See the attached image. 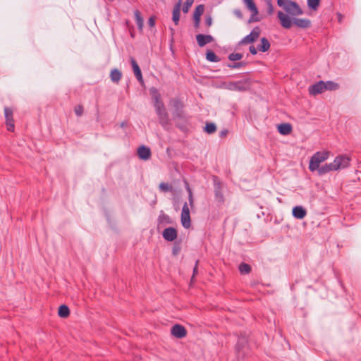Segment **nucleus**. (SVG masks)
I'll return each mask as SVG.
<instances>
[{
	"mask_svg": "<svg viewBox=\"0 0 361 361\" xmlns=\"http://www.w3.org/2000/svg\"><path fill=\"white\" fill-rule=\"evenodd\" d=\"M109 1H113L114 0H109Z\"/></svg>",
	"mask_w": 361,
	"mask_h": 361,
	"instance_id": "nucleus-59",
	"label": "nucleus"
},
{
	"mask_svg": "<svg viewBox=\"0 0 361 361\" xmlns=\"http://www.w3.org/2000/svg\"><path fill=\"white\" fill-rule=\"evenodd\" d=\"M293 24L300 28H307L311 26V22L308 19L305 18H293Z\"/></svg>",
	"mask_w": 361,
	"mask_h": 361,
	"instance_id": "nucleus-22",
	"label": "nucleus"
},
{
	"mask_svg": "<svg viewBox=\"0 0 361 361\" xmlns=\"http://www.w3.org/2000/svg\"><path fill=\"white\" fill-rule=\"evenodd\" d=\"M243 2L251 12H254V14H258L257 7L253 0H243Z\"/></svg>",
	"mask_w": 361,
	"mask_h": 361,
	"instance_id": "nucleus-28",
	"label": "nucleus"
},
{
	"mask_svg": "<svg viewBox=\"0 0 361 361\" xmlns=\"http://www.w3.org/2000/svg\"><path fill=\"white\" fill-rule=\"evenodd\" d=\"M267 5H268V13L269 15L272 14L273 11H274V8H273V5L271 4V0H268L267 1Z\"/></svg>",
	"mask_w": 361,
	"mask_h": 361,
	"instance_id": "nucleus-48",
	"label": "nucleus"
},
{
	"mask_svg": "<svg viewBox=\"0 0 361 361\" xmlns=\"http://www.w3.org/2000/svg\"><path fill=\"white\" fill-rule=\"evenodd\" d=\"M243 55L241 53H231L228 56V60L231 61H240L243 58Z\"/></svg>",
	"mask_w": 361,
	"mask_h": 361,
	"instance_id": "nucleus-42",
	"label": "nucleus"
},
{
	"mask_svg": "<svg viewBox=\"0 0 361 361\" xmlns=\"http://www.w3.org/2000/svg\"><path fill=\"white\" fill-rule=\"evenodd\" d=\"M292 214L297 219H302L307 215V210L302 206H295L292 209Z\"/></svg>",
	"mask_w": 361,
	"mask_h": 361,
	"instance_id": "nucleus-18",
	"label": "nucleus"
},
{
	"mask_svg": "<svg viewBox=\"0 0 361 361\" xmlns=\"http://www.w3.org/2000/svg\"><path fill=\"white\" fill-rule=\"evenodd\" d=\"M286 1L287 0H277V4L279 7H282L285 10V7L286 6Z\"/></svg>",
	"mask_w": 361,
	"mask_h": 361,
	"instance_id": "nucleus-51",
	"label": "nucleus"
},
{
	"mask_svg": "<svg viewBox=\"0 0 361 361\" xmlns=\"http://www.w3.org/2000/svg\"><path fill=\"white\" fill-rule=\"evenodd\" d=\"M277 17L283 27L286 29H290L291 27L292 24L293 23V20H292L290 16L279 11L277 13Z\"/></svg>",
	"mask_w": 361,
	"mask_h": 361,
	"instance_id": "nucleus-15",
	"label": "nucleus"
},
{
	"mask_svg": "<svg viewBox=\"0 0 361 361\" xmlns=\"http://www.w3.org/2000/svg\"><path fill=\"white\" fill-rule=\"evenodd\" d=\"M4 116L6 119V124L7 126V130L10 132L14 130V120H13V111L10 107H4Z\"/></svg>",
	"mask_w": 361,
	"mask_h": 361,
	"instance_id": "nucleus-11",
	"label": "nucleus"
},
{
	"mask_svg": "<svg viewBox=\"0 0 361 361\" xmlns=\"http://www.w3.org/2000/svg\"><path fill=\"white\" fill-rule=\"evenodd\" d=\"M270 42L266 37L260 39V44L257 46L258 51L261 52H267L270 49Z\"/></svg>",
	"mask_w": 361,
	"mask_h": 361,
	"instance_id": "nucleus-23",
	"label": "nucleus"
},
{
	"mask_svg": "<svg viewBox=\"0 0 361 361\" xmlns=\"http://www.w3.org/2000/svg\"><path fill=\"white\" fill-rule=\"evenodd\" d=\"M206 59L210 62H219L221 59L211 49H207L205 54Z\"/></svg>",
	"mask_w": 361,
	"mask_h": 361,
	"instance_id": "nucleus-24",
	"label": "nucleus"
},
{
	"mask_svg": "<svg viewBox=\"0 0 361 361\" xmlns=\"http://www.w3.org/2000/svg\"><path fill=\"white\" fill-rule=\"evenodd\" d=\"M205 24L208 26V27H210L212 24V18L211 17V16H207L205 17Z\"/></svg>",
	"mask_w": 361,
	"mask_h": 361,
	"instance_id": "nucleus-50",
	"label": "nucleus"
},
{
	"mask_svg": "<svg viewBox=\"0 0 361 361\" xmlns=\"http://www.w3.org/2000/svg\"><path fill=\"white\" fill-rule=\"evenodd\" d=\"M249 51L251 54L256 55L257 54L258 49H257V47L255 48L253 45H252L249 47Z\"/></svg>",
	"mask_w": 361,
	"mask_h": 361,
	"instance_id": "nucleus-53",
	"label": "nucleus"
},
{
	"mask_svg": "<svg viewBox=\"0 0 361 361\" xmlns=\"http://www.w3.org/2000/svg\"><path fill=\"white\" fill-rule=\"evenodd\" d=\"M329 156V152H317L310 158L309 170L312 172L316 171L319 168L320 164L325 161Z\"/></svg>",
	"mask_w": 361,
	"mask_h": 361,
	"instance_id": "nucleus-4",
	"label": "nucleus"
},
{
	"mask_svg": "<svg viewBox=\"0 0 361 361\" xmlns=\"http://www.w3.org/2000/svg\"><path fill=\"white\" fill-rule=\"evenodd\" d=\"M135 77H136L137 80H138V82H140V85L144 86L145 82H144V80L142 78V74L141 73L140 75H137Z\"/></svg>",
	"mask_w": 361,
	"mask_h": 361,
	"instance_id": "nucleus-54",
	"label": "nucleus"
},
{
	"mask_svg": "<svg viewBox=\"0 0 361 361\" xmlns=\"http://www.w3.org/2000/svg\"><path fill=\"white\" fill-rule=\"evenodd\" d=\"M182 0H179L173 7L172 12V20L176 25H178L180 20V6Z\"/></svg>",
	"mask_w": 361,
	"mask_h": 361,
	"instance_id": "nucleus-19",
	"label": "nucleus"
},
{
	"mask_svg": "<svg viewBox=\"0 0 361 361\" xmlns=\"http://www.w3.org/2000/svg\"><path fill=\"white\" fill-rule=\"evenodd\" d=\"M321 0H307V4L309 8V9L312 11H317L319 5H320Z\"/></svg>",
	"mask_w": 361,
	"mask_h": 361,
	"instance_id": "nucleus-32",
	"label": "nucleus"
},
{
	"mask_svg": "<svg viewBox=\"0 0 361 361\" xmlns=\"http://www.w3.org/2000/svg\"><path fill=\"white\" fill-rule=\"evenodd\" d=\"M173 119L176 121H188L189 116L184 112L180 114L173 116Z\"/></svg>",
	"mask_w": 361,
	"mask_h": 361,
	"instance_id": "nucleus-41",
	"label": "nucleus"
},
{
	"mask_svg": "<svg viewBox=\"0 0 361 361\" xmlns=\"http://www.w3.org/2000/svg\"><path fill=\"white\" fill-rule=\"evenodd\" d=\"M188 125H189V121H176V126L182 132H186L188 130Z\"/></svg>",
	"mask_w": 361,
	"mask_h": 361,
	"instance_id": "nucleus-35",
	"label": "nucleus"
},
{
	"mask_svg": "<svg viewBox=\"0 0 361 361\" xmlns=\"http://www.w3.org/2000/svg\"><path fill=\"white\" fill-rule=\"evenodd\" d=\"M204 132H206L207 134H212L216 132V126L213 122H207L206 123V125L204 128Z\"/></svg>",
	"mask_w": 361,
	"mask_h": 361,
	"instance_id": "nucleus-31",
	"label": "nucleus"
},
{
	"mask_svg": "<svg viewBox=\"0 0 361 361\" xmlns=\"http://www.w3.org/2000/svg\"><path fill=\"white\" fill-rule=\"evenodd\" d=\"M257 16V14H254V12H252V15L250 17L247 23H251L253 22H259L260 20V19Z\"/></svg>",
	"mask_w": 361,
	"mask_h": 361,
	"instance_id": "nucleus-45",
	"label": "nucleus"
},
{
	"mask_svg": "<svg viewBox=\"0 0 361 361\" xmlns=\"http://www.w3.org/2000/svg\"><path fill=\"white\" fill-rule=\"evenodd\" d=\"M326 90L324 81L319 80L309 87V93L312 95H317Z\"/></svg>",
	"mask_w": 361,
	"mask_h": 361,
	"instance_id": "nucleus-13",
	"label": "nucleus"
},
{
	"mask_svg": "<svg viewBox=\"0 0 361 361\" xmlns=\"http://www.w3.org/2000/svg\"><path fill=\"white\" fill-rule=\"evenodd\" d=\"M285 11L288 14L293 16L302 15L303 13V11L299 4L297 2L291 0L286 1V6L285 7Z\"/></svg>",
	"mask_w": 361,
	"mask_h": 361,
	"instance_id": "nucleus-8",
	"label": "nucleus"
},
{
	"mask_svg": "<svg viewBox=\"0 0 361 361\" xmlns=\"http://www.w3.org/2000/svg\"><path fill=\"white\" fill-rule=\"evenodd\" d=\"M171 30L172 32H173V28H171Z\"/></svg>",
	"mask_w": 361,
	"mask_h": 361,
	"instance_id": "nucleus-58",
	"label": "nucleus"
},
{
	"mask_svg": "<svg viewBox=\"0 0 361 361\" xmlns=\"http://www.w3.org/2000/svg\"><path fill=\"white\" fill-rule=\"evenodd\" d=\"M198 263H199V260L197 259L196 262H195V267H194L193 270H192V278H191V281H193V279L195 278V276L198 273Z\"/></svg>",
	"mask_w": 361,
	"mask_h": 361,
	"instance_id": "nucleus-46",
	"label": "nucleus"
},
{
	"mask_svg": "<svg viewBox=\"0 0 361 361\" xmlns=\"http://www.w3.org/2000/svg\"><path fill=\"white\" fill-rule=\"evenodd\" d=\"M169 104L173 108L172 116L185 112V104L180 98L176 97L171 99Z\"/></svg>",
	"mask_w": 361,
	"mask_h": 361,
	"instance_id": "nucleus-9",
	"label": "nucleus"
},
{
	"mask_svg": "<svg viewBox=\"0 0 361 361\" xmlns=\"http://www.w3.org/2000/svg\"><path fill=\"white\" fill-rule=\"evenodd\" d=\"M149 93L153 100V106L158 116L159 124L166 129L170 124V119L161 94L159 90L154 87L149 89Z\"/></svg>",
	"mask_w": 361,
	"mask_h": 361,
	"instance_id": "nucleus-2",
	"label": "nucleus"
},
{
	"mask_svg": "<svg viewBox=\"0 0 361 361\" xmlns=\"http://www.w3.org/2000/svg\"><path fill=\"white\" fill-rule=\"evenodd\" d=\"M134 16H135V21H136V23L137 25V28L140 30H142L143 26H144V20L141 15V13L140 12L139 10L136 9L134 11Z\"/></svg>",
	"mask_w": 361,
	"mask_h": 361,
	"instance_id": "nucleus-26",
	"label": "nucleus"
},
{
	"mask_svg": "<svg viewBox=\"0 0 361 361\" xmlns=\"http://www.w3.org/2000/svg\"><path fill=\"white\" fill-rule=\"evenodd\" d=\"M181 250V245L180 241H175L172 247V255L177 256Z\"/></svg>",
	"mask_w": 361,
	"mask_h": 361,
	"instance_id": "nucleus-38",
	"label": "nucleus"
},
{
	"mask_svg": "<svg viewBox=\"0 0 361 361\" xmlns=\"http://www.w3.org/2000/svg\"><path fill=\"white\" fill-rule=\"evenodd\" d=\"M337 17H338V22H339V23H341V21H342V20H343V16L341 13H337Z\"/></svg>",
	"mask_w": 361,
	"mask_h": 361,
	"instance_id": "nucleus-56",
	"label": "nucleus"
},
{
	"mask_svg": "<svg viewBox=\"0 0 361 361\" xmlns=\"http://www.w3.org/2000/svg\"><path fill=\"white\" fill-rule=\"evenodd\" d=\"M148 25L150 27H153L155 25V18L154 16H151L148 19Z\"/></svg>",
	"mask_w": 361,
	"mask_h": 361,
	"instance_id": "nucleus-49",
	"label": "nucleus"
},
{
	"mask_svg": "<svg viewBox=\"0 0 361 361\" xmlns=\"http://www.w3.org/2000/svg\"><path fill=\"white\" fill-rule=\"evenodd\" d=\"M173 119L176 121H188L189 116L184 112L180 114L173 116Z\"/></svg>",
	"mask_w": 361,
	"mask_h": 361,
	"instance_id": "nucleus-40",
	"label": "nucleus"
},
{
	"mask_svg": "<svg viewBox=\"0 0 361 361\" xmlns=\"http://www.w3.org/2000/svg\"><path fill=\"white\" fill-rule=\"evenodd\" d=\"M194 2V0H186L183 8L182 11L184 13H186L188 12L189 8L191 7Z\"/></svg>",
	"mask_w": 361,
	"mask_h": 361,
	"instance_id": "nucleus-43",
	"label": "nucleus"
},
{
	"mask_svg": "<svg viewBox=\"0 0 361 361\" xmlns=\"http://www.w3.org/2000/svg\"><path fill=\"white\" fill-rule=\"evenodd\" d=\"M58 315L61 318H66L70 315V309L66 305H61L58 309Z\"/></svg>",
	"mask_w": 361,
	"mask_h": 361,
	"instance_id": "nucleus-25",
	"label": "nucleus"
},
{
	"mask_svg": "<svg viewBox=\"0 0 361 361\" xmlns=\"http://www.w3.org/2000/svg\"><path fill=\"white\" fill-rule=\"evenodd\" d=\"M214 183V192L215 200L220 204H223L225 202L224 195L222 191L221 183L219 181L217 176H214L212 178Z\"/></svg>",
	"mask_w": 361,
	"mask_h": 361,
	"instance_id": "nucleus-6",
	"label": "nucleus"
},
{
	"mask_svg": "<svg viewBox=\"0 0 361 361\" xmlns=\"http://www.w3.org/2000/svg\"><path fill=\"white\" fill-rule=\"evenodd\" d=\"M196 40L198 46L203 47L206 44L212 42L214 38L210 35L197 34L196 35Z\"/></svg>",
	"mask_w": 361,
	"mask_h": 361,
	"instance_id": "nucleus-17",
	"label": "nucleus"
},
{
	"mask_svg": "<svg viewBox=\"0 0 361 361\" xmlns=\"http://www.w3.org/2000/svg\"><path fill=\"white\" fill-rule=\"evenodd\" d=\"M171 334L175 338L180 339L186 336L187 330L183 325L176 324L171 327Z\"/></svg>",
	"mask_w": 361,
	"mask_h": 361,
	"instance_id": "nucleus-12",
	"label": "nucleus"
},
{
	"mask_svg": "<svg viewBox=\"0 0 361 361\" xmlns=\"http://www.w3.org/2000/svg\"><path fill=\"white\" fill-rule=\"evenodd\" d=\"M127 126H128V122L126 121H123L120 125L121 128H126Z\"/></svg>",
	"mask_w": 361,
	"mask_h": 361,
	"instance_id": "nucleus-57",
	"label": "nucleus"
},
{
	"mask_svg": "<svg viewBox=\"0 0 361 361\" xmlns=\"http://www.w3.org/2000/svg\"><path fill=\"white\" fill-rule=\"evenodd\" d=\"M233 13L235 15L236 17H238L240 19H242L243 17V13L240 9L234 10Z\"/></svg>",
	"mask_w": 361,
	"mask_h": 361,
	"instance_id": "nucleus-52",
	"label": "nucleus"
},
{
	"mask_svg": "<svg viewBox=\"0 0 361 361\" xmlns=\"http://www.w3.org/2000/svg\"><path fill=\"white\" fill-rule=\"evenodd\" d=\"M137 153L139 159L144 161L149 159L152 156L150 148L145 145L140 146L137 149Z\"/></svg>",
	"mask_w": 361,
	"mask_h": 361,
	"instance_id": "nucleus-16",
	"label": "nucleus"
},
{
	"mask_svg": "<svg viewBox=\"0 0 361 361\" xmlns=\"http://www.w3.org/2000/svg\"><path fill=\"white\" fill-rule=\"evenodd\" d=\"M247 65V62L246 61H239V62H233L227 63L226 66L231 69H237L243 67H245Z\"/></svg>",
	"mask_w": 361,
	"mask_h": 361,
	"instance_id": "nucleus-34",
	"label": "nucleus"
},
{
	"mask_svg": "<svg viewBox=\"0 0 361 361\" xmlns=\"http://www.w3.org/2000/svg\"><path fill=\"white\" fill-rule=\"evenodd\" d=\"M162 236L165 240L168 242H173L178 237V231L174 227H168L163 231Z\"/></svg>",
	"mask_w": 361,
	"mask_h": 361,
	"instance_id": "nucleus-14",
	"label": "nucleus"
},
{
	"mask_svg": "<svg viewBox=\"0 0 361 361\" xmlns=\"http://www.w3.org/2000/svg\"><path fill=\"white\" fill-rule=\"evenodd\" d=\"M204 11V6L203 4H200L196 6L195 11L193 12V16L195 18H201V16L203 14Z\"/></svg>",
	"mask_w": 361,
	"mask_h": 361,
	"instance_id": "nucleus-36",
	"label": "nucleus"
},
{
	"mask_svg": "<svg viewBox=\"0 0 361 361\" xmlns=\"http://www.w3.org/2000/svg\"><path fill=\"white\" fill-rule=\"evenodd\" d=\"M278 132L282 135H288L291 133L293 126L289 123H282L277 126Z\"/></svg>",
	"mask_w": 361,
	"mask_h": 361,
	"instance_id": "nucleus-20",
	"label": "nucleus"
},
{
	"mask_svg": "<svg viewBox=\"0 0 361 361\" xmlns=\"http://www.w3.org/2000/svg\"><path fill=\"white\" fill-rule=\"evenodd\" d=\"M350 159L346 155L337 156L332 163L320 166L316 171L319 176H324L330 171L345 169L350 166Z\"/></svg>",
	"mask_w": 361,
	"mask_h": 361,
	"instance_id": "nucleus-3",
	"label": "nucleus"
},
{
	"mask_svg": "<svg viewBox=\"0 0 361 361\" xmlns=\"http://www.w3.org/2000/svg\"><path fill=\"white\" fill-rule=\"evenodd\" d=\"M228 133V130L227 129H224L219 132V137L223 138L225 137Z\"/></svg>",
	"mask_w": 361,
	"mask_h": 361,
	"instance_id": "nucleus-55",
	"label": "nucleus"
},
{
	"mask_svg": "<svg viewBox=\"0 0 361 361\" xmlns=\"http://www.w3.org/2000/svg\"><path fill=\"white\" fill-rule=\"evenodd\" d=\"M185 188L186 190L188 192V202H189V204L190 205V207H192L193 206V202H194L192 192V190H191V188H190V187L189 185V183L187 181H185Z\"/></svg>",
	"mask_w": 361,
	"mask_h": 361,
	"instance_id": "nucleus-37",
	"label": "nucleus"
},
{
	"mask_svg": "<svg viewBox=\"0 0 361 361\" xmlns=\"http://www.w3.org/2000/svg\"><path fill=\"white\" fill-rule=\"evenodd\" d=\"M237 337L235 345V355L236 361H245L251 355V348L249 343L250 332L247 331H239L234 334Z\"/></svg>",
	"mask_w": 361,
	"mask_h": 361,
	"instance_id": "nucleus-1",
	"label": "nucleus"
},
{
	"mask_svg": "<svg viewBox=\"0 0 361 361\" xmlns=\"http://www.w3.org/2000/svg\"><path fill=\"white\" fill-rule=\"evenodd\" d=\"M130 63L134 73L135 76L139 75L142 73L141 69L137 64V61L133 57H130Z\"/></svg>",
	"mask_w": 361,
	"mask_h": 361,
	"instance_id": "nucleus-30",
	"label": "nucleus"
},
{
	"mask_svg": "<svg viewBox=\"0 0 361 361\" xmlns=\"http://www.w3.org/2000/svg\"><path fill=\"white\" fill-rule=\"evenodd\" d=\"M121 77L122 73L119 70L116 68L111 70L110 73V78L113 82L118 83L121 80Z\"/></svg>",
	"mask_w": 361,
	"mask_h": 361,
	"instance_id": "nucleus-27",
	"label": "nucleus"
},
{
	"mask_svg": "<svg viewBox=\"0 0 361 361\" xmlns=\"http://www.w3.org/2000/svg\"><path fill=\"white\" fill-rule=\"evenodd\" d=\"M238 269L241 274H248L251 272L252 267L250 264L245 262H242L241 264H240Z\"/></svg>",
	"mask_w": 361,
	"mask_h": 361,
	"instance_id": "nucleus-29",
	"label": "nucleus"
},
{
	"mask_svg": "<svg viewBox=\"0 0 361 361\" xmlns=\"http://www.w3.org/2000/svg\"><path fill=\"white\" fill-rule=\"evenodd\" d=\"M261 33V29L259 26L255 27L249 35L244 37L239 42L238 45L254 43L259 38Z\"/></svg>",
	"mask_w": 361,
	"mask_h": 361,
	"instance_id": "nucleus-7",
	"label": "nucleus"
},
{
	"mask_svg": "<svg viewBox=\"0 0 361 361\" xmlns=\"http://www.w3.org/2000/svg\"><path fill=\"white\" fill-rule=\"evenodd\" d=\"M326 90L335 91L339 89V85L331 80L324 82Z\"/></svg>",
	"mask_w": 361,
	"mask_h": 361,
	"instance_id": "nucleus-33",
	"label": "nucleus"
},
{
	"mask_svg": "<svg viewBox=\"0 0 361 361\" xmlns=\"http://www.w3.org/2000/svg\"><path fill=\"white\" fill-rule=\"evenodd\" d=\"M159 188L161 192H166L173 190L172 185H169L168 183L162 182L159 184Z\"/></svg>",
	"mask_w": 361,
	"mask_h": 361,
	"instance_id": "nucleus-39",
	"label": "nucleus"
},
{
	"mask_svg": "<svg viewBox=\"0 0 361 361\" xmlns=\"http://www.w3.org/2000/svg\"><path fill=\"white\" fill-rule=\"evenodd\" d=\"M192 19H193V22H194V27L195 28L197 29L200 27V20H201V18H195V17H192Z\"/></svg>",
	"mask_w": 361,
	"mask_h": 361,
	"instance_id": "nucleus-47",
	"label": "nucleus"
},
{
	"mask_svg": "<svg viewBox=\"0 0 361 361\" xmlns=\"http://www.w3.org/2000/svg\"><path fill=\"white\" fill-rule=\"evenodd\" d=\"M251 85V79L247 78L238 81L230 82L228 84V88L230 90L243 92L248 90L250 88Z\"/></svg>",
	"mask_w": 361,
	"mask_h": 361,
	"instance_id": "nucleus-5",
	"label": "nucleus"
},
{
	"mask_svg": "<svg viewBox=\"0 0 361 361\" xmlns=\"http://www.w3.org/2000/svg\"><path fill=\"white\" fill-rule=\"evenodd\" d=\"M158 226L160 225H166V224H173V221L172 219L166 214L164 212V211L160 212V214L157 219Z\"/></svg>",
	"mask_w": 361,
	"mask_h": 361,
	"instance_id": "nucleus-21",
	"label": "nucleus"
},
{
	"mask_svg": "<svg viewBox=\"0 0 361 361\" xmlns=\"http://www.w3.org/2000/svg\"><path fill=\"white\" fill-rule=\"evenodd\" d=\"M75 114L77 116H81L83 114L84 109L82 105H77L74 108Z\"/></svg>",
	"mask_w": 361,
	"mask_h": 361,
	"instance_id": "nucleus-44",
	"label": "nucleus"
},
{
	"mask_svg": "<svg viewBox=\"0 0 361 361\" xmlns=\"http://www.w3.org/2000/svg\"><path fill=\"white\" fill-rule=\"evenodd\" d=\"M180 222L183 228H189L191 226L190 209L187 202H185L181 211Z\"/></svg>",
	"mask_w": 361,
	"mask_h": 361,
	"instance_id": "nucleus-10",
	"label": "nucleus"
}]
</instances>
